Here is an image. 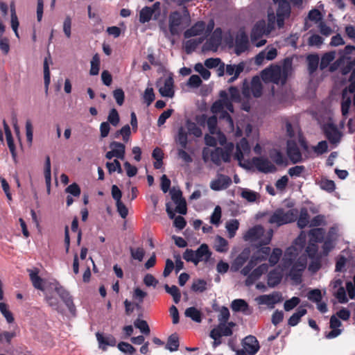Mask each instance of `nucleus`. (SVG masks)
Segmentation results:
<instances>
[{"mask_svg": "<svg viewBox=\"0 0 355 355\" xmlns=\"http://www.w3.org/2000/svg\"><path fill=\"white\" fill-rule=\"evenodd\" d=\"M186 127L189 134L193 135L196 137H200L202 135L201 129L191 120L186 121Z\"/></svg>", "mask_w": 355, "mask_h": 355, "instance_id": "obj_45", "label": "nucleus"}, {"mask_svg": "<svg viewBox=\"0 0 355 355\" xmlns=\"http://www.w3.org/2000/svg\"><path fill=\"white\" fill-rule=\"evenodd\" d=\"M187 21V24L190 21V15L187 7L183 8V13L180 11H173L168 16V28L172 35H178L181 31V26L184 24V21Z\"/></svg>", "mask_w": 355, "mask_h": 355, "instance_id": "obj_2", "label": "nucleus"}, {"mask_svg": "<svg viewBox=\"0 0 355 355\" xmlns=\"http://www.w3.org/2000/svg\"><path fill=\"white\" fill-rule=\"evenodd\" d=\"M248 143L245 139H242L239 145L236 146L234 153V158L239 162V164L242 166L241 161L243 159V153L242 150H248Z\"/></svg>", "mask_w": 355, "mask_h": 355, "instance_id": "obj_34", "label": "nucleus"}, {"mask_svg": "<svg viewBox=\"0 0 355 355\" xmlns=\"http://www.w3.org/2000/svg\"><path fill=\"white\" fill-rule=\"evenodd\" d=\"M191 290L194 292H204L207 290V282L200 279L194 281L191 286Z\"/></svg>", "mask_w": 355, "mask_h": 355, "instance_id": "obj_56", "label": "nucleus"}, {"mask_svg": "<svg viewBox=\"0 0 355 355\" xmlns=\"http://www.w3.org/2000/svg\"><path fill=\"white\" fill-rule=\"evenodd\" d=\"M215 250L218 252H226L228 250L227 241L220 236H217L215 240Z\"/></svg>", "mask_w": 355, "mask_h": 355, "instance_id": "obj_42", "label": "nucleus"}, {"mask_svg": "<svg viewBox=\"0 0 355 355\" xmlns=\"http://www.w3.org/2000/svg\"><path fill=\"white\" fill-rule=\"evenodd\" d=\"M209 159L216 166H220L222 161L230 162L231 159V152L229 150H225L220 147H216L214 150L205 148L202 150V159L207 162Z\"/></svg>", "mask_w": 355, "mask_h": 355, "instance_id": "obj_3", "label": "nucleus"}, {"mask_svg": "<svg viewBox=\"0 0 355 355\" xmlns=\"http://www.w3.org/2000/svg\"><path fill=\"white\" fill-rule=\"evenodd\" d=\"M251 163L259 171L263 173H274L277 171L275 166L265 157H254Z\"/></svg>", "mask_w": 355, "mask_h": 355, "instance_id": "obj_9", "label": "nucleus"}, {"mask_svg": "<svg viewBox=\"0 0 355 355\" xmlns=\"http://www.w3.org/2000/svg\"><path fill=\"white\" fill-rule=\"evenodd\" d=\"M106 167L110 173L117 171L118 173H122L123 170L120 162L117 159H114L112 162H107Z\"/></svg>", "mask_w": 355, "mask_h": 355, "instance_id": "obj_59", "label": "nucleus"}, {"mask_svg": "<svg viewBox=\"0 0 355 355\" xmlns=\"http://www.w3.org/2000/svg\"><path fill=\"white\" fill-rule=\"evenodd\" d=\"M298 255V250L295 247H288L285 252L283 258L284 265L285 267L291 266Z\"/></svg>", "mask_w": 355, "mask_h": 355, "instance_id": "obj_25", "label": "nucleus"}, {"mask_svg": "<svg viewBox=\"0 0 355 355\" xmlns=\"http://www.w3.org/2000/svg\"><path fill=\"white\" fill-rule=\"evenodd\" d=\"M322 129L325 137L331 144H337L340 141L341 134L336 125L328 123L323 125Z\"/></svg>", "mask_w": 355, "mask_h": 355, "instance_id": "obj_10", "label": "nucleus"}, {"mask_svg": "<svg viewBox=\"0 0 355 355\" xmlns=\"http://www.w3.org/2000/svg\"><path fill=\"white\" fill-rule=\"evenodd\" d=\"M307 313L306 309L302 307H299L296 312L294 313L288 319V324L290 327L296 326L301 320L302 317L305 315Z\"/></svg>", "mask_w": 355, "mask_h": 355, "instance_id": "obj_31", "label": "nucleus"}, {"mask_svg": "<svg viewBox=\"0 0 355 355\" xmlns=\"http://www.w3.org/2000/svg\"><path fill=\"white\" fill-rule=\"evenodd\" d=\"M220 99L216 101L211 107V111L214 114H218L222 110L226 108L229 112H234V105L228 98V94L225 90L219 93Z\"/></svg>", "mask_w": 355, "mask_h": 355, "instance_id": "obj_8", "label": "nucleus"}, {"mask_svg": "<svg viewBox=\"0 0 355 355\" xmlns=\"http://www.w3.org/2000/svg\"><path fill=\"white\" fill-rule=\"evenodd\" d=\"M271 249L268 246H261L252 254L259 261H266L268 259L270 254Z\"/></svg>", "mask_w": 355, "mask_h": 355, "instance_id": "obj_38", "label": "nucleus"}, {"mask_svg": "<svg viewBox=\"0 0 355 355\" xmlns=\"http://www.w3.org/2000/svg\"><path fill=\"white\" fill-rule=\"evenodd\" d=\"M293 60L290 58L284 60L282 67L277 64H271L261 71V76L265 83H272L284 85L291 75L293 67Z\"/></svg>", "mask_w": 355, "mask_h": 355, "instance_id": "obj_1", "label": "nucleus"}, {"mask_svg": "<svg viewBox=\"0 0 355 355\" xmlns=\"http://www.w3.org/2000/svg\"><path fill=\"white\" fill-rule=\"evenodd\" d=\"M297 225L300 229H303L309 223V214L307 209L303 207L300 210L299 218H297Z\"/></svg>", "mask_w": 355, "mask_h": 355, "instance_id": "obj_40", "label": "nucleus"}, {"mask_svg": "<svg viewBox=\"0 0 355 355\" xmlns=\"http://www.w3.org/2000/svg\"><path fill=\"white\" fill-rule=\"evenodd\" d=\"M282 255V250L279 248H275L273 249L272 252L269 254L268 259L270 266H275L279 261Z\"/></svg>", "mask_w": 355, "mask_h": 355, "instance_id": "obj_46", "label": "nucleus"}, {"mask_svg": "<svg viewBox=\"0 0 355 355\" xmlns=\"http://www.w3.org/2000/svg\"><path fill=\"white\" fill-rule=\"evenodd\" d=\"M262 84L258 76H254L251 80V92L252 95L256 97H260L262 94Z\"/></svg>", "mask_w": 355, "mask_h": 355, "instance_id": "obj_35", "label": "nucleus"}, {"mask_svg": "<svg viewBox=\"0 0 355 355\" xmlns=\"http://www.w3.org/2000/svg\"><path fill=\"white\" fill-rule=\"evenodd\" d=\"M248 37L247 34L242 31L239 33L235 38V53L238 55L245 52L248 49Z\"/></svg>", "mask_w": 355, "mask_h": 355, "instance_id": "obj_16", "label": "nucleus"}, {"mask_svg": "<svg viewBox=\"0 0 355 355\" xmlns=\"http://www.w3.org/2000/svg\"><path fill=\"white\" fill-rule=\"evenodd\" d=\"M221 218V208L220 206H216L214 208V212L212 213L210 218V222L213 225H218L220 223Z\"/></svg>", "mask_w": 355, "mask_h": 355, "instance_id": "obj_63", "label": "nucleus"}, {"mask_svg": "<svg viewBox=\"0 0 355 355\" xmlns=\"http://www.w3.org/2000/svg\"><path fill=\"white\" fill-rule=\"evenodd\" d=\"M243 349L250 355H254L259 349L260 346L257 338L254 336H246L242 342Z\"/></svg>", "mask_w": 355, "mask_h": 355, "instance_id": "obj_15", "label": "nucleus"}, {"mask_svg": "<svg viewBox=\"0 0 355 355\" xmlns=\"http://www.w3.org/2000/svg\"><path fill=\"white\" fill-rule=\"evenodd\" d=\"M46 289L54 290L67 306L69 311L72 314H74L76 311V307L73 302V299L69 293L62 286H61L58 282L55 280L52 282H50L46 286Z\"/></svg>", "mask_w": 355, "mask_h": 355, "instance_id": "obj_5", "label": "nucleus"}, {"mask_svg": "<svg viewBox=\"0 0 355 355\" xmlns=\"http://www.w3.org/2000/svg\"><path fill=\"white\" fill-rule=\"evenodd\" d=\"M131 257L133 259L137 260L139 261H141L144 259V257L145 255V250L143 248H130V249Z\"/></svg>", "mask_w": 355, "mask_h": 355, "instance_id": "obj_57", "label": "nucleus"}, {"mask_svg": "<svg viewBox=\"0 0 355 355\" xmlns=\"http://www.w3.org/2000/svg\"><path fill=\"white\" fill-rule=\"evenodd\" d=\"M239 227V223L236 219L232 220L226 223V229L228 232L229 238H233L236 235V232Z\"/></svg>", "mask_w": 355, "mask_h": 355, "instance_id": "obj_52", "label": "nucleus"}, {"mask_svg": "<svg viewBox=\"0 0 355 355\" xmlns=\"http://www.w3.org/2000/svg\"><path fill=\"white\" fill-rule=\"evenodd\" d=\"M264 233V229L261 225H255L250 228L244 234L243 239L246 241H256Z\"/></svg>", "mask_w": 355, "mask_h": 355, "instance_id": "obj_21", "label": "nucleus"}, {"mask_svg": "<svg viewBox=\"0 0 355 355\" xmlns=\"http://www.w3.org/2000/svg\"><path fill=\"white\" fill-rule=\"evenodd\" d=\"M179 345L180 342L178 334H173L168 338L166 349L171 352H175L178 349Z\"/></svg>", "mask_w": 355, "mask_h": 355, "instance_id": "obj_39", "label": "nucleus"}, {"mask_svg": "<svg viewBox=\"0 0 355 355\" xmlns=\"http://www.w3.org/2000/svg\"><path fill=\"white\" fill-rule=\"evenodd\" d=\"M300 302V299L298 297H293L290 300L285 301L284 304V309L286 311H289L296 307Z\"/></svg>", "mask_w": 355, "mask_h": 355, "instance_id": "obj_58", "label": "nucleus"}, {"mask_svg": "<svg viewBox=\"0 0 355 355\" xmlns=\"http://www.w3.org/2000/svg\"><path fill=\"white\" fill-rule=\"evenodd\" d=\"M203 40H204V37L198 38V39H191V40H187L184 44V49H185L186 53L189 54L191 52H193V51H195V49L198 46V44L202 43L203 42Z\"/></svg>", "mask_w": 355, "mask_h": 355, "instance_id": "obj_44", "label": "nucleus"}, {"mask_svg": "<svg viewBox=\"0 0 355 355\" xmlns=\"http://www.w3.org/2000/svg\"><path fill=\"white\" fill-rule=\"evenodd\" d=\"M206 120L209 132L211 133H214L217 126V117L214 115L207 119V116L205 114H202L198 121L200 124H202Z\"/></svg>", "mask_w": 355, "mask_h": 355, "instance_id": "obj_36", "label": "nucleus"}, {"mask_svg": "<svg viewBox=\"0 0 355 355\" xmlns=\"http://www.w3.org/2000/svg\"><path fill=\"white\" fill-rule=\"evenodd\" d=\"M144 100L148 106H149L155 100V94L152 87H147L144 94Z\"/></svg>", "mask_w": 355, "mask_h": 355, "instance_id": "obj_64", "label": "nucleus"}, {"mask_svg": "<svg viewBox=\"0 0 355 355\" xmlns=\"http://www.w3.org/2000/svg\"><path fill=\"white\" fill-rule=\"evenodd\" d=\"M297 216L298 211L296 209H292L285 211L283 209L279 208L272 213L268 220V223L279 227L295 221Z\"/></svg>", "mask_w": 355, "mask_h": 355, "instance_id": "obj_4", "label": "nucleus"}, {"mask_svg": "<svg viewBox=\"0 0 355 355\" xmlns=\"http://www.w3.org/2000/svg\"><path fill=\"white\" fill-rule=\"evenodd\" d=\"M275 2L279 1L278 8L277 9V16L288 18L291 14L290 3L286 0H274Z\"/></svg>", "mask_w": 355, "mask_h": 355, "instance_id": "obj_29", "label": "nucleus"}, {"mask_svg": "<svg viewBox=\"0 0 355 355\" xmlns=\"http://www.w3.org/2000/svg\"><path fill=\"white\" fill-rule=\"evenodd\" d=\"M206 24L203 21H198L190 28L186 30L184 33V37L189 39L192 37L200 35L205 31Z\"/></svg>", "mask_w": 355, "mask_h": 355, "instance_id": "obj_20", "label": "nucleus"}, {"mask_svg": "<svg viewBox=\"0 0 355 355\" xmlns=\"http://www.w3.org/2000/svg\"><path fill=\"white\" fill-rule=\"evenodd\" d=\"M241 196L242 198L250 202L256 201L257 198V193L248 189H244L242 191Z\"/></svg>", "mask_w": 355, "mask_h": 355, "instance_id": "obj_62", "label": "nucleus"}, {"mask_svg": "<svg viewBox=\"0 0 355 355\" xmlns=\"http://www.w3.org/2000/svg\"><path fill=\"white\" fill-rule=\"evenodd\" d=\"M173 85V79L169 76L164 80V86L159 89V92L162 96L173 98L175 94Z\"/></svg>", "mask_w": 355, "mask_h": 355, "instance_id": "obj_23", "label": "nucleus"}, {"mask_svg": "<svg viewBox=\"0 0 355 355\" xmlns=\"http://www.w3.org/2000/svg\"><path fill=\"white\" fill-rule=\"evenodd\" d=\"M270 157L277 165L286 164V159L283 154L277 150H274L270 153Z\"/></svg>", "mask_w": 355, "mask_h": 355, "instance_id": "obj_48", "label": "nucleus"}, {"mask_svg": "<svg viewBox=\"0 0 355 355\" xmlns=\"http://www.w3.org/2000/svg\"><path fill=\"white\" fill-rule=\"evenodd\" d=\"M282 295L281 293L275 291L269 295H262L257 298L259 304H265L270 308H273L275 304L282 301Z\"/></svg>", "mask_w": 355, "mask_h": 355, "instance_id": "obj_11", "label": "nucleus"}, {"mask_svg": "<svg viewBox=\"0 0 355 355\" xmlns=\"http://www.w3.org/2000/svg\"><path fill=\"white\" fill-rule=\"evenodd\" d=\"M311 261L309 265V270L311 272H318L321 268V256H317L315 258H311Z\"/></svg>", "mask_w": 355, "mask_h": 355, "instance_id": "obj_60", "label": "nucleus"}, {"mask_svg": "<svg viewBox=\"0 0 355 355\" xmlns=\"http://www.w3.org/2000/svg\"><path fill=\"white\" fill-rule=\"evenodd\" d=\"M96 337L98 347L103 351H106L108 346L114 347L116 344V340L112 334H104L98 331L96 333Z\"/></svg>", "mask_w": 355, "mask_h": 355, "instance_id": "obj_14", "label": "nucleus"}, {"mask_svg": "<svg viewBox=\"0 0 355 355\" xmlns=\"http://www.w3.org/2000/svg\"><path fill=\"white\" fill-rule=\"evenodd\" d=\"M308 71L310 75L314 73L319 65L320 58L318 54H309L306 57Z\"/></svg>", "mask_w": 355, "mask_h": 355, "instance_id": "obj_30", "label": "nucleus"}, {"mask_svg": "<svg viewBox=\"0 0 355 355\" xmlns=\"http://www.w3.org/2000/svg\"><path fill=\"white\" fill-rule=\"evenodd\" d=\"M188 130H186L185 128L181 126L178 129V135L175 139L176 142L179 144V145L182 148H187L188 144Z\"/></svg>", "mask_w": 355, "mask_h": 355, "instance_id": "obj_32", "label": "nucleus"}, {"mask_svg": "<svg viewBox=\"0 0 355 355\" xmlns=\"http://www.w3.org/2000/svg\"><path fill=\"white\" fill-rule=\"evenodd\" d=\"M134 325L136 328L139 329L142 334L147 336L150 334V329L146 320L137 319L134 322Z\"/></svg>", "mask_w": 355, "mask_h": 355, "instance_id": "obj_51", "label": "nucleus"}, {"mask_svg": "<svg viewBox=\"0 0 355 355\" xmlns=\"http://www.w3.org/2000/svg\"><path fill=\"white\" fill-rule=\"evenodd\" d=\"M231 309L234 312H242L246 315L251 313L248 304L243 299L234 300L231 303Z\"/></svg>", "mask_w": 355, "mask_h": 355, "instance_id": "obj_24", "label": "nucleus"}, {"mask_svg": "<svg viewBox=\"0 0 355 355\" xmlns=\"http://www.w3.org/2000/svg\"><path fill=\"white\" fill-rule=\"evenodd\" d=\"M44 88L45 92L47 94L49 90V86L51 82V73L49 70V64L46 58H45L44 61Z\"/></svg>", "mask_w": 355, "mask_h": 355, "instance_id": "obj_50", "label": "nucleus"}, {"mask_svg": "<svg viewBox=\"0 0 355 355\" xmlns=\"http://www.w3.org/2000/svg\"><path fill=\"white\" fill-rule=\"evenodd\" d=\"M231 184L232 180L229 176L219 174L217 179L211 181L210 187L212 190L220 191L228 188Z\"/></svg>", "mask_w": 355, "mask_h": 355, "instance_id": "obj_19", "label": "nucleus"}, {"mask_svg": "<svg viewBox=\"0 0 355 355\" xmlns=\"http://www.w3.org/2000/svg\"><path fill=\"white\" fill-rule=\"evenodd\" d=\"M161 16V3L157 1L152 6H145L139 12V21L145 24L150 19L157 20Z\"/></svg>", "mask_w": 355, "mask_h": 355, "instance_id": "obj_6", "label": "nucleus"}, {"mask_svg": "<svg viewBox=\"0 0 355 355\" xmlns=\"http://www.w3.org/2000/svg\"><path fill=\"white\" fill-rule=\"evenodd\" d=\"M164 287L166 292L173 297L174 302L178 304L181 299L180 289L175 285L169 286L168 284H165Z\"/></svg>", "mask_w": 355, "mask_h": 355, "instance_id": "obj_41", "label": "nucleus"}, {"mask_svg": "<svg viewBox=\"0 0 355 355\" xmlns=\"http://www.w3.org/2000/svg\"><path fill=\"white\" fill-rule=\"evenodd\" d=\"M334 295L338 299L340 303L344 304L348 302L346 296V291L343 286H340L336 291H334Z\"/></svg>", "mask_w": 355, "mask_h": 355, "instance_id": "obj_61", "label": "nucleus"}, {"mask_svg": "<svg viewBox=\"0 0 355 355\" xmlns=\"http://www.w3.org/2000/svg\"><path fill=\"white\" fill-rule=\"evenodd\" d=\"M286 153L288 158L293 164L302 162V153L295 141L288 140L287 141Z\"/></svg>", "mask_w": 355, "mask_h": 355, "instance_id": "obj_13", "label": "nucleus"}, {"mask_svg": "<svg viewBox=\"0 0 355 355\" xmlns=\"http://www.w3.org/2000/svg\"><path fill=\"white\" fill-rule=\"evenodd\" d=\"M291 266H292L289 272V276L291 279L293 280L296 284L301 283L302 273L307 266L306 256H300L296 261L291 264Z\"/></svg>", "mask_w": 355, "mask_h": 355, "instance_id": "obj_7", "label": "nucleus"}, {"mask_svg": "<svg viewBox=\"0 0 355 355\" xmlns=\"http://www.w3.org/2000/svg\"><path fill=\"white\" fill-rule=\"evenodd\" d=\"M310 242L317 243L322 242L324 236V230L322 228H314L309 231Z\"/></svg>", "mask_w": 355, "mask_h": 355, "instance_id": "obj_33", "label": "nucleus"}, {"mask_svg": "<svg viewBox=\"0 0 355 355\" xmlns=\"http://www.w3.org/2000/svg\"><path fill=\"white\" fill-rule=\"evenodd\" d=\"M30 279L33 284V286L38 290L42 291H45V286L44 285V279L38 275V270H29Z\"/></svg>", "mask_w": 355, "mask_h": 355, "instance_id": "obj_28", "label": "nucleus"}, {"mask_svg": "<svg viewBox=\"0 0 355 355\" xmlns=\"http://www.w3.org/2000/svg\"><path fill=\"white\" fill-rule=\"evenodd\" d=\"M184 314L186 317L190 318L196 322H202V313L194 306L189 307L185 310Z\"/></svg>", "mask_w": 355, "mask_h": 355, "instance_id": "obj_37", "label": "nucleus"}, {"mask_svg": "<svg viewBox=\"0 0 355 355\" xmlns=\"http://www.w3.org/2000/svg\"><path fill=\"white\" fill-rule=\"evenodd\" d=\"M194 252L196 265L202 261H207L211 256V252L209 250L208 245L205 243L200 245Z\"/></svg>", "mask_w": 355, "mask_h": 355, "instance_id": "obj_22", "label": "nucleus"}, {"mask_svg": "<svg viewBox=\"0 0 355 355\" xmlns=\"http://www.w3.org/2000/svg\"><path fill=\"white\" fill-rule=\"evenodd\" d=\"M0 312L4 316L8 323L14 322V317L12 313L8 310V305L4 302H0Z\"/></svg>", "mask_w": 355, "mask_h": 355, "instance_id": "obj_53", "label": "nucleus"}, {"mask_svg": "<svg viewBox=\"0 0 355 355\" xmlns=\"http://www.w3.org/2000/svg\"><path fill=\"white\" fill-rule=\"evenodd\" d=\"M117 347L121 352L130 355H133L136 352V349L132 345L126 342H120L117 345Z\"/></svg>", "mask_w": 355, "mask_h": 355, "instance_id": "obj_54", "label": "nucleus"}, {"mask_svg": "<svg viewBox=\"0 0 355 355\" xmlns=\"http://www.w3.org/2000/svg\"><path fill=\"white\" fill-rule=\"evenodd\" d=\"M335 58V52L330 51L324 53L320 60V69L324 70Z\"/></svg>", "mask_w": 355, "mask_h": 355, "instance_id": "obj_43", "label": "nucleus"}, {"mask_svg": "<svg viewBox=\"0 0 355 355\" xmlns=\"http://www.w3.org/2000/svg\"><path fill=\"white\" fill-rule=\"evenodd\" d=\"M270 33H268V28L266 27V23L264 20L258 21L253 26L251 32V40L252 42L258 40L263 35H268Z\"/></svg>", "mask_w": 355, "mask_h": 355, "instance_id": "obj_17", "label": "nucleus"}, {"mask_svg": "<svg viewBox=\"0 0 355 355\" xmlns=\"http://www.w3.org/2000/svg\"><path fill=\"white\" fill-rule=\"evenodd\" d=\"M120 121L119 114L118 111L115 108H112L107 116V121L109 123L112 124L113 126H116Z\"/></svg>", "mask_w": 355, "mask_h": 355, "instance_id": "obj_55", "label": "nucleus"}, {"mask_svg": "<svg viewBox=\"0 0 355 355\" xmlns=\"http://www.w3.org/2000/svg\"><path fill=\"white\" fill-rule=\"evenodd\" d=\"M112 150L107 152L105 157L108 159L116 157L118 159H123L125 153V146L123 144L118 141H112L110 144Z\"/></svg>", "mask_w": 355, "mask_h": 355, "instance_id": "obj_12", "label": "nucleus"}, {"mask_svg": "<svg viewBox=\"0 0 355 355\" xmlns=\"http://www.w3.org/2000/svg\"><path fill=\"white\" fill-rule=\"evenodd\" d=\"M259 262V261L255 258V257L252 255L247 265L241 270V273L244 276L248 277V275L253 270V268L258 264Z\"/></svg>", "mask_w": 355, "mask_h": 355, "instance_id": "obj_47", "label": "nucleus"}, {"mask_svg": "<svg viewBox=\"0 0 355 355\" xmlns=\"http://www.w3.org/2000/svg\"><path fill=\"white\" fill-rule=\"evenodd\" d=\"M268 270V266L266 263H263L254 268L251 273L247 277L245 284L247 286L252 285L256 280L260 278V277L267 272Z\"/></svg>", "mask_w": 355, "mask_h": 355, "instance_id": "obj_18", "label": "nucleus"}, {"mask_svg": "<svg viewBox=\"0 0 355 355\" xmlns=\"http://www.w3.org/2000/svg\"><path fill=\"white\" fill-rule=\"evenodd\" d=\"M3 128H4V131H5V135H6L8 146L9 148V150H10L12 157H15L16 156V150H15V145L14 144V139L12 137L11 130L10 129L9 125L6 123V120L3 121Z\"/></svg>", "mask_w": 355, "mask_h": 355, "instance_id": "obj_26", "label": "nucleus"}, {"mask_svg": "<svg viewBox=\"0 0 355 355\" xmlns=\"http://www.w3.org/2000/svg\"><path fill=\"white\" fill-rule=\"evenodd\" d=\"M282 274L277 269L270 270L268 274V285L269 287L274 288L282 281Z\"/></svg>", "mask_w": 355, "mask_h": 355, "instance_id": "obj_27", "label": "nucleus"}, {"mask_svg": "<svg viewBox=\"0 0 355 355\" xmlns=\"http://www.w3.org/2000/svg\"><path fill=\"white\" fill-rule=\"evenodd\" d=\"M100 70V58L98 54H95L91 60V68L89 73L92 76H96L98 74Z\"/></svg>", "mask_w": 355, "mask_h": 355, "instance_id": "obj_49", "label": "nucleus"}]
</instances>
